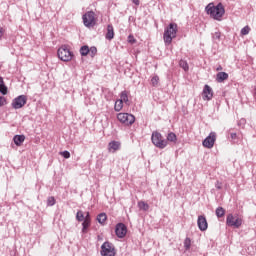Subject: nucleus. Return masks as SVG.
<instances>
[{
	"instance_id": "f257e3e1",
	"label": "nucleus",
	"mask_w": 256,
	"mask_h": 256,
	"mask_svg": "<svg viewBox=\"0 0 256 256\" xmlns=\"http://www.w3.org/2000/svg\"><path fill=\"white\" fill-rule=\"evenodd\" d=\"M206 12L212 19L221 21V17L225 15V7H223L222 3H219L216 6L213 3H210L206 6Z\"/></svg>"
},
{
	"instance_id": "f03ea898",
	"label": "nucleus",
	"mask_w": 256,
	"mask_h": 256,
	"mask_svg": "<svg viewBox=\"0 0 256 256\" xmlns=\"http://www.w3.org/2000/svg\"><path fill=\"white\" fill-rule=\"evenodd\" d=\"M175 37H177V24L170 23L169 26L164 31V43H166V45H171Z\"/></svg>"
},
{
	"instance_id": "7ed1b4c3",
	"label": "nucleus",
	"mask_w": 256,
	"mask_h": 256,
	"mask_svg": "<svg viewBox=\"0 0 256 256\" xmlns=\"http://www.w3.org/2000/svg\"><path fill=\"white\" fill-rule=\"evenodd\" d=\"M151 141L158 149H165L167 147V140L159 131L152 132Z\"/></svg>"
},
{
	"instance_id": "20e7f679",
	"label": "nucleus",
	"mask_w": 256,
	"mask_h": 256,
	"mask_svg": "<svg viewBox=\"0 0 256 256\" xmlns=\"http://www.w3.org/2000/svg\"><path fill=\"white\" fill-rule=\"evenodd\" d=\"M57 56L60 61L69 62L73 59V52H71L69 46L62 45L57 51Z\"/></svg>"
},
{
	"instance_id": "39448f33",
	"label": "nucleus",
	"mask_w": 256,
	"mask_h": 256,
	"mask_svg": "<svg viewBox=\"0 0 256 256\" xmlns=\"http://www.w3.org/2000/svg\"><path fill=\"white\" fill-rule=\"evenodd\" d=\"M82 21L85 27L91 29V27L97 25V15L93 11H88L82 16Z\"/></svg>"
},
{
	"instance_id": "423d86ee",
	"label": "nucleus",
	"mask_w": 256,
	"mask_h": 256,
	"mask_svg": "<svg viewBox=\"0 0 256 256\" xmlns=\"http://www.w3.org/2000/svg\"><path fill=\"white\" fill-rule=\"evenodd\" d=\"M226 225L228 227H234V229H239L243 225V218L239 216H233V214H228L226 218Z\"/></svg>"
},
{
	"instance_id": "0eeeda50",
	"label": "nucleus",
	"mask_w": 256,
	"mask_h": 256,
	"mask_svg": "<svg viewBox=\"0 0 256 256\" xmlns=\"http://www.w3.org/2000/svg\"><path fill=\"white\" fill-rule=\"evenodd\" d=\"M117 119L120 121V123H122V125H126L127 127L135 123V116L129 113H119L117 115Z\"/></svg>"
},
{
	"instance_id": "6e6552de",
	"label": "nucleus",
	"mask_w": 256,
	"mask_h": 256,
	"mask_svg": "<svg viewBox=\"0 0 256 256\" xmlns=\"http://www.w3.org/2000/svg\"><path fill=\"white\" fill-rule=\"evenodd\" d=\"M217 141V133L211 132L202 142L203 147L206 149H213Z\"/></svg>"
},
{
	"instance_id": "1a4fd4ad",
	"label": "nucleus",
	"mask_w": 256,
	"mask_h": 256,
	"mask_svg": "<svg viewBox=\"0 0 256 256\" xmlns=\"http://www.w3.org/2000/svg\"><path fill=\"white\" fill-rule=\"evenodd\" d=\"M102 256H115V246L109 242H104L101 246Z\"/></svg>"
},
{
	"instance_id": "9d476101",
	"label": "nucleus",
	"mask_w": 256,
	"mask_h": 256,
	"mask_svg": "<svg viewBox=\"0 0 256 256\" xmlns=\"http://www.w3.org/2000/svg\"><path fill=\"white\" fill-rule=\"evenodd\" d=\"M25 105H27V96L25 95H20L12 101L13 109H22Z\"/></svg>"
},
{
	"instance_id": "9b49d317",
	"label": "nucleus",
	"mask_w": 256,
	"mask_h": 256,
	"mask_svg": "<svg viewBox=\"0 0 256 256\" xmlns=\"http://www.w3.org/2000/svg\"><path fill=\"white\" fill-rule=\"evenodd\" d=\"M202 99H204V101H211V99H213V88H211V86L207 84L204 86Z\"/></svg>"
},
{
	"instance_id": "f8f14e48",
	"label": "nucleus",
	"mask_w": 256,
	"mask_h": 256,
	"mask_svg": "<svg viewBox=\"0 0 256 256\" xmlns=\"http://www.w3.org/2000/svg\"><path fill=\"white\" fill-rule=\"evenodd\" d=\"M115 233L119 239H123L125 235H127V226L123 223H119L116 225Z\"/></svg>"
},
{
	"instance_id": "ddd939ff",
	"label": "nucleus",
	"mask_w": 256,
	"mask_h": 256,
	"mask_svg": "<svg viewBox=\"0 0 256 256\" xmlns=\"http://www.w3.org/2000/svg\"><path fill=\"white\" fill-rule=\"evenodd\" d=\"M197 225L200 231H207L209 224L207 223V218L204 215L198 216Z\"/></svg>"
},
{
	"instance_id": "4468645a",
	"label": "nucleus",
	"mask_w": 256,
	"mask_h": 256,
	"mask_svg": "<svg viewBox=\"0 0 256 256\" xmlns=\"http://www.w3.org/2000/svg\"><path fill=\"white\" fill-rule=\"evenodd\" d=\"M89 227H91V215L89 212H86L85 219L82 223V233H87Z\"/></svg>"
},
{
	"instance_id": "2eb2a0df",
	"label": "nucleus",
	"mask_w": 256,
	"mask_h": 256,
	"mask_svg": "<svg viewBox=\"0 0 256 256\" xmlns=\"http://www.w3.org/2000/svg\"><path fill=\"white\" fill-rule=\"evenodd\" d=\"M121 149V143L117 141H112L108 144V150L110 153H115V151H119Z\"/></svg>"
},
{
	"instance_id": "dca6fc26",
	"label": "nucleus",
	"mask_w": 256,
	"mask_h": 256,
	"mask_svg": "<svg viewBox=\"0 0 256 256\" xmlns=\"http://www.w3.org/2000/svg\"><path fill=\"white\" fill-rule=\"evenodd\" d=\"M227 79H229V74L226 72H219L216 76V81L218 83H223V81H227Z\"/></svg>"
},
{
	"instance_id": "f3484780",
	"label": "nucleus",
	"mask_w": 256,
	"mask_h": 256,
	"mask_svg": "<svg viewBox=\"0 0 256 256\" xmlns=\"http://www.w3.org/2000/svg\"><path fill=\"white\" fill-rule=\"evenodd\" d=\"M13 141H14L15 145H17V147H21V145H23V143L25 141V136L24 135H16V136H14Z\"/></svg>"
},
{
	"instance_id": "a211bd4d",
	"label": "nucleus",
	"mask_w": 256,
	"mask_h": 256,
	"mask_svg": "<svg viewBox=\"0 0 256 256\" xmlns=\"http://www.w3.org/2000/svg\"><path fill=\"white\" fill-rule=\"evenodd\" d=\"M115 37V31L113 30V25H108L107 26V33H106V39L111 41Z\"/></svg>"
},
{
	"instance_id": "6ab92c4d",
	"label": "nucleus",
	"mask_w": 256,
	"mask_h": 256,
	"mask_svg": "<svg viewBox=\"0 0 256 256\" xmlns=\"http://www.w3.org/2000/svg\"><path fill=\"white\" fill-rule=\"evenodd\" d=\"M120 101H122V103H126V105L129 104V92L122 91L120 94Z\"/></svg>"
},
{
	"instance_id": "aec40b11",
	"label": "nucleus",
	"mask_w": 256,
	"mask_h": 256,
	"mask_svg": "<svg viewBox=\"0 0 256 256\" xmlns=\"http://www.w3.org/2000/svg\"><path fill=\"white\" fill-rule=\"evenodd\" d=\"M167 145L170 143H177V135L173 132L168 133L167 135Z\"/></svg>"
},
{
	"instance_id": "412c9836",
	"label": "nucleus",
	"mask_w": 256,
	"mask_h": 256,
	"mask_svg": "<svg viewBox=\"0 0 256 256\" xmlns=\"http://www.w3.org/2000/svg\"><path fill=\"white\" fill-rule=\"evenodd\" d=\"M97 221H98V223H100V225H105V223L107 222V214L100 213L97 216Z\"/></svg>"
},
{
	"instance_id": "4be33fe9",
	"label": "nucleus",
	"mask_w": 256,
	"mask_h": 256,
	"mask_svg": "<svg viewBox=\"0 0 256 256\" xmlns=\"http://www.w3.org/2000/svg\"><path fill=\"white\" fill-rule=\"evenodd\" d=\"M138 207L141 209V211H149V204H147L145 201H139Z\"/></svg>"
},
{
	"instance_id": "5701e85b",
	"label": "nucleus",
	"mask_w": 256,
	"mask_h": 256,
	"mask_svg": "<svg viewBox=\"0 0 256 256\" xmlns=\"http://www.w3.org/2000/svg\"><path fill=\"white\" fill-rule=\"evenodd\" d=\"M80 55L82 57H87V55H89V46L84 45L80 48Z\"/></svg>"
},
{
	"instance_id": "b1692460",
	"label": "nucleus",
	"mask_w": 256,
	"mask_h": 256,
	"mask_svg": "<svg viewBox=\"0 0 256 256\" xmlns=\"http://www.w3.org/2000/svg\"><path fill=\"white\" fill-rule=\"evenodd\" d=\"M115 111L119 112L123 109V100H117L114 105Z\"/></svg>"
},
{
	"instance_id": "393cba45",
	"label": "nucleus",
	"mask_w": 256,
	"mask_h": 256,
	"mask_svg": "<svg viewBox=\"0 0 256 256\" xmlns=\"http://www.w3.org/2000/svg\"><path fill=\"white\" fill-rule=\"evenodd\" d=\"M225 216V210L223 207H218L216 209V217L221 218Z\"/></svg>"
},
{
	"instance_id": "a878e982",
	"label": "nucleus",
	"mask_w": 256,
	"mask_h": 256,
	"mask_svg": "<svg viewBox=\"0 0 256 256\" xmlns=\"http://www.w3.org/2000/svg\"><path fill=\"white\" fill-rule=\"evenodd\" d=\"M85 215L86 213H84L82 210H79L76 214V219L79 221V222H82L84 219H85Z\"/></svg>"
},
{
	"instance_id": "bb28decb",
	"label": "nucleus",
	"mask_w": 256,
	"mask_h": 256,
	"mask_svg": "<svg viewBox=\"0 0 256 256\" xmlns=\"http://www.w3.org/2000/svg\"><path fill=\"white\" fill-rule=\"evenodd\" d=\"M179 66H180L183 70L189 71V64L187 63V61H185V60H180Z\"/></svg>"
},
{
	"instance_id": "cd10ccee",
	"label": "nucleus",
	"mask_w": 256,
	"mask_h": 256,
	"mask_svg": "<svg viewBox=\"0 0 256 256\" xmlns=\"http://www.w3.org/2000/svg\"><path fill=\"white\" fill-rule=\"evenodd\" d=\"M151 85L157 87L159 85V76H153L151 78Z\"/></svg>"
},
{
	"instance_id": "c85d7f7f",
	"label": "nucleus",
	"mask_w": 256,
	"mask_h": 256,
	"mask_svg": "<svg viewBox=\"0 0 256 256\" xmlns=\"http://www.w3.org/2000/svg\"><path fill=\"white\" fill-rule=\"evenodd\" d=\"M89 55L90 57H95V55H97V47L95 46H92L89 48Z\"/></svg>"
},
{
	"instance_id": "c756f323",
	"label": "nucleus",
	"mask_w": 256,
	"mask_h": 256,
	"mask_svg": "<svg viewBox=\"0 0 256 256\" xmlns=\"http://www.w3.org/2000/svg\"><path fill=\"white\" fill-rule=\"evenodd\" d=\"M55 203H56L55 197H53V196L48 197V199H47V205H48L49 207H53V205H55Z\"/></svg>"
},
{
	"instance_id": "7c9ffc66",
	"label": "nucleus",
	"mask_w": 256,
	"mask_h": 256,
	"mask_svg": "<svg viewBox=\"0 0 256 256\" xmlns=\"http://www.w3.org/2000/svg\"><path fill=\"white\" fill-rule=\"evenodd\" d=\"M128 43H130V45H135V43H137V39H135V36H133V34H130L128 36Z\"/></svg>"
},
{
	"instance_id": "2f4dec72",
	"label": "nucleus",
	"mask_w": 256,
	"mask_h": 256,
	"mask_svg": "<svg viewBox=\"0 0 256 256\" xmlns=\"http://www.w3.org/2000/svg\"><path fill=\"white\" fill-rule=\"evenodd\" d=\"M251 31V28L249 26H245L241 29V35H249V32Z\"/></svg>"
},
{
	"instance_id": "473e14b6",
	"label": "nucleus",
	"mask_w": 256,
	"mask_h": 256,
	"mask_svg": "<svg viewBox=\"0 0 256 256\" xmlns=\"http://www.w3.org/2000/svg\"><path fill=\"white\" fill-rule=\"evenodd\" d=\"M184 247L185 249H191V238H186L184 240Z\"/></svg>"
},
{
	"instance_id": "72a5a7b5",
	"label": "nucleus",
	"mask_w": 256,
	"mask_h": 256,
	"mask_svg": "<svg viewBox=\"0 0 256 256\" xmlns=\"http://www.w3.org/2000/svg\"><path fill=\"white\" fill-rule=\"evenodd\" d=\"M0 93L7 95V86H5V84H0Z\"/></svg>"
},
{
	"instance_id": "f704fd0d",
	"label": "nucleus",
	"mask_w": 256,
	"mask_h": 256,
	"mask_svg": "<svg viewBox=\"0 0 256 256\" xmlns=\"http://www.w3.org/2000/svg\"><path fill=\"white\" fill-rule=\"evenodd\" d=\"M60 155L64 157V159H69V157H71V153H69V151L60 152Z\"/></svg>"
},
{
	"instance_id": "c9c22d12",
	"label": "nucleus",
	"mask_w": 256,
	"mask_h": 256,
	"mask_svg": "<svg viewBox=\"0 0 256 256\" xmlns=\"http://www.w3.org/2000/svg\"><path fill=\"white\" fill-rule=\"evenodd\" d=\"M3 105H7V100L5 97L0 96V107H3Z\"/></svg>"
},
{
	"instance_id": "e433bc0d",
	"label": "nucleus",
	"mask_w": 256,
	"mask_h": 256,
	"mask_svg": "<svg viewBox=\"0 0 256 256\" xmlns=\"http://www.w3.org/2000/svg\"><path fill=\"white\" fill-rule=\"evenodd\" d=\"M215 187H216V189L221 190V189H223V183H221L220 181H217L215 184Z\"/></svg>"
},
{
	"instance_id": "4c0bfd02",
	"label": "nucleus",
	"mask_w": 256,
	"mask_h": 256,
	"mask_svg": "<svg viewBox=\"0 0 256 256\" xmlns=\"http://www.w3.org/2000/svg\"><path fill=\"white\" fill-rule=\"evenodd\" d=\"M230 137H231L232 141H235V139H237V133H231Z\"/></svg>"
},
{
	"instance_id": "58836bf2",
	"label": "nucleus",
	"mask_w": 256,
	"mask_h": 256,
	"mask_svg": "<svg viewBox=\"0 0 256 256\" xmlns=\"http://www.w3.org/2000/svg\"><path fill=\"white\" fill-rule=\"evenodd\" d=\"M3 35H5V30L0 28V39H3Z\"/></svg>"
},
{
	"instance_id": "ea45409f",
	"label": "nucleus",
	"mask_w": 256,
	"mask_h": 256,
	"mask_svg": "<svg viewBox=\"0 0 256 256\" xmlns=\"http://www.w3.org/2000/svg\"><path fill=\"white\" fill-rule=\"evenodd\" d=\"M132 3H134V5H139V0H132Z\"/></svg>"
},
{
	"instance_id": "a19ab883",
	"label": "nucleus",
	"mask_w": 256,
	"mask_h": 256,
	"mask_svg": "<svg viewBox=\"0 0 256 256\" xmlns=\"http://www.w3.org/2000/svg\"><path fill=\"white\" fill-rule=\"evenodd\" d=\"M0 85H5V83L3 81V77H0Z\"/></svg>"
},
{
	"instance_id": "79ce46f5",
	"label": "nucleus",
	"mask_w": 256,
	"mask_h": 256,
	"mask_svg": "<svg viewBox=\"0 0 256 256\" xmlns=\"http://www.w3.org/2000/svg\"><path fill=\"white\" fill-rule=\"evenodd\" d=\"M223 68L220 66L217 68V71H221Z\"/></svg>"
}]
</instances>
